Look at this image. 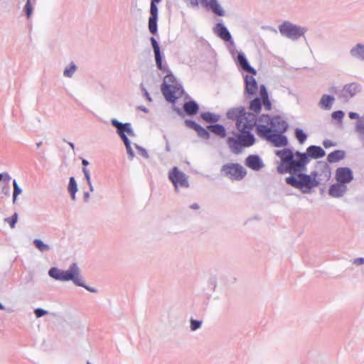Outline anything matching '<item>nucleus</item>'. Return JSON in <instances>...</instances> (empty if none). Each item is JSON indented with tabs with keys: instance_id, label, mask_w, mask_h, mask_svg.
Instances as JSON below:
<instances>
[{
	"instance_id": "a19ab883",
	"label": "nucleus",
	"mask_w": 364,
	"mask_h": 364,
	"mask_svg": "<svg viewBox=\"0 0 364 364\" xmlns=\"http://www.w3.org/2000/svg\"><path fill=\"white\" fill-rule=\"evenodd\" d=\"M82 171V172L84 173V176H85V178L86 181L87 183V185L89 186L90 191V192H93L94 191V187H93L92 183L91 182L90 174L89 170L87 168L83 167Z\"/></svg>"
},
{
	"instance_id": "f3484780",
	"label": "nucleus",
	"mask_w": 364,
	"mask_h": 364,
	"mask_svg": "<svg viewBox=\"0 0 364 364\" xmlns=\"http://www.w3.org/2000/svg\"><path fill=\"white\" fill-rule=\"evenodd\" d=\"M213 30L214 33L224 41L230 42L231 44L234 43L230 31L227 27L221 22L217 23L213 27Z\"/></svg>"
},
{
	"instance_id": "69168bd1",
	"label": "nucleus",
	"mask_w": 364,
	"mask_h": 364,
	"mask_svg": "<svg viewBox=\"0 0 364 364\" xmlns=\"http://www.w3.org/2000/svg\"><path fill=\"white\" fill-rule=\"evenodd\" d=\"M2 192L5 194V195H9V191L8 188H6L5 187H4L2 188Z\"/></svg>"
},
{
	"instance_id": "473e14b6",
	"label": "nucleus",
	"mask_w": 364,
	"mask_h": 364,
	"mask_svg": "<svg viewBox=\"0 0 364 364\" xmlns=\"http://www.w3.org/2000/svg\"><path fill=\"white\" fill-rule=\"evenodd\" d=\"M157 21H158L157 17H149V18L148 28H149V32L153 35L156 34L157 31H158Z\"/></svg>"
},
{
	"instance_id": "0eeeda50",
	"label": "nucleus",
	"mask_w": 364,
	"mask_h": 364,
	"mask_svg": "<svg viewBox=\"0 0 364 364\" xmlns=\"http://www.w3.org/2000/svg\"><path fill=\"white\" fill-rule=\"evenodd\" d=\"M257 121L269 124L273 132L284 133L287 132L289 125L280 116H274L272 118L267 114H262Z\"/></svg>"
},
{
	"instance_id": "c85d7f7f",
	"label": "nucleus",
	"mask_w": 364,
	"mask_h": 364,
	"mask_svg": "<svg viewBox=\"0 0 364 364\" xmlns=\"http://www.w3.org/2000/svg\"><path fill=\"white\" fill-rule=\"evenodd\" d=\"M77 184L73 176L70 177L69 179L68 191L70 194V198L73 200H75V194L77 192Z\"/></svg>"
},
{
	"instance_id": "a211bd4d",
	"label": "nucleus",
	"mask_w": 364,
	"mask_h": 364,
	"mask_svg": "<svg viewBox=\"0 0 364 364\" xmlns=\"http://www.w3.org/2000/svg\"><path fill=\"white\" fill-rule=\"evenodd\" d=\"M236 63L237 66L243 71L250 73L251 75H256V70L250 65L243 52H238L236 59Z\"/></svg>"
},
{
	"instance_id": "1a4fd4ad",
	"label": "nucleus",
	"mask_w": 364,
	"mask_h": 364,
	"mask_svg": "<svg viewBox=\"0 0 364 364\" xmlns=\"http://www.w3.org/2000/svg\"><path fill=\"white\" fill-rule=\"evenodd\" d=\"M110 122L112 125L116 128V132L123 142L129 140L127 136L131 137L135 136L131 123H122L115 118L111 119Z\"/></svg>"
},
{
	"instance_id": "7ed1b4c3",
	"label": "nucleus",
	"mask_w": 364,
	"mask_h": 364,
	"mask_svg": "<svg viewBox=\"0 0 364 364\" xmlns=\"http://www.w3.org/2000/svg\"><path fill=\"white\" fill-rule=\"evenodd\" d=\"M48 274L57 281H72L75 285L82 287L92 293H97V291L96 289L85 284L81 275L80 269L76 263H72L66 270L60 269L56 267H51L48 270Z\"/></svg>"
},
{
	"instance_id": "09e8293b",
	"label": "nucleus",
	"mask_w": 364,
	"mask_h": 364,
	"mask_svg": "<svg viewBox=\"0 0 364 364\" xmlns=\"http://www.w3.org/2000/svg\"><path fill=\"white\" fill-rule=\"evenodd\" d=\"M134 146H135V148L139 151V154H140L143 157H144V158H146V159H149V154H148L147 151H146L144 148H143V147H141V146H139V145H138V144H134Z\"/></svg>"
},
{
	"instance_id": "6e6d98bb",
	"label": "nucleus",
	"mask_w": 364,
	"mask_h": 364,
	"mask_svg": "<svg viewBox=\"0 0 364 364\" xmlns=\"http://www.w3.org/2000/svg\"><path fill=\"white\" fill-rule=\"evenodd\" d=\"M323 146L327 149V148H329L331 146H335L336 144H334L333 141H331V140H328V139H326V140H324L323 142Z\"/></svg>"
},
{
	"instance_id": "ddd939ff",
	"label": "nucleus",
	"mask_w": 364,
	"mask_h": 364,
	"mask_svg": "<svg viewBox=\"0 0 364 364\" xmlns=\"http://www.w3.org/2000/svg\"><path fill=\"white\" fill-rule=\"evenodd\" d=\"M150 41H151V46L153 48L156 65L157 68L162 72L168 71L167 65H163V63H162L163 55L161 52L159 43L157 42V41L156 40V38L154 37H151Z\"/></svg>"
},
{
	"instance_id": "bb28decb",
	"label": "nucleus",
	"mask_w": 364,
	"mask_h": 364,
	"mask_svg": "<svg viewBox=\"0 0 364 364\" xmlns=\"http://www.w3.org/2000/svg\"><path fill=\"white\" fill-rule=\"evenodd\" d=\"M208 130L215 135L224 138L226 136V130L223 125L219 124H210L207 127Z\"/></svg>"
},
{
	"instance_id": "3c124183",
	"label": "nucleus",
	"mask_w": 364,
	"mask_h": 364,
	"mask_svg": "<svg viewBox=\"0 0 364 364\" xmlns=\"http://www.w3.org/2000/svg\"><path fill=\"white\" fill-rule=\"evenodd\" d=\"M262 105L264 106V109L267 111L272 108V104L269 98L262 100Z\"/></svg>"
},
{
	"instance_id": "bf43d9fd",
	"label": "nucleus",
	"mask_w": 364,
	"mask_h": 364,
	"mask_svg": "<svg viewBox=\"0 0 364 364\" xmlns=\"http://www.w3.org/2000/svg\"><path fill=\"white\" fill-rule=\"evenodd\" d=\"M164 139L166 141V147H165V149L167 152H170L171 151V146H170V144H169V141H168V139L167 138V136L166 135L164 136Z\"/></svg>"
},
{
	"instance_id": "774afa93",
	"label": "nucleus",
	"mask_w": 364,
	"mask_h": 364,
	"mask_svg": "<svg viewBox=\"0 0 364 364\" xmlns=\"http://www.w3.org/2000/svg\"><path fill=\"white\" fill-rule=\"evenodd\" d=\"M139 109L142 111H144V112H147V109L144 107H140Z\"/></svg>"
},
{
	"instance_id": "49530a36",
	"label": "nucleus",
	"mask_w": 364,
	"mask_h": 364,
	"mask_svg": "<svg viewBox=\"0 0 364 364\" xmlns=\"http://www.w3.org/2000/svg\"><path fill=\"white\" fill-rule=\"evenodd\" d=\"M344 112L342 110L335 111L331 114V117L333 119L342 121L344 117Z\"/></svg>"
},
{
	"instance_id": "f03ea898",
	"label": "nucleus",
	"mask_w": 364,
	"mask_h": 364,
	"mask_svg": "<svg viewBox=\"0 0 364 364\" xmlns=\"http://www.w3.org/2000/svg\"><path fill=\"white\" fill-rule=\"evenodd\" d=\"M276 155L280 159L281 164L277 167V172L281 174L289 173L291 176L306 171L309 163L304 153L296 151L293 152L290 149L285 148L277 150Z\"/></svg>"
},
{
	"instance_id": "f8f14e48",
	"label": "nucleus",
	"mask_w": 364,
	"mask_h": 364,
	"mask_svg": "<svg viewBox=\"0 0 364 364\" xmlns=\"http://www.w3.org/2000/svg\"><path fill=\"white\" fill-rule=\"evenodd\" d=\"M150 41H151V46L153 48L156 65L157 68L162 72L168 71L167 65H163V63H162L163 55L161 52L159 43L157 42V41L156 40V38L154 37H151Z\"/></svg>"
},
{
	"instance_id": "58836bf2",
	"label": "nucleus",
	"mask_w": 364,
	"mask_h": 364,
	"mask_svg": "<svg viewBox=\"0 0 364 364\" xmlns=\"http://www.w3.org/2000/svg\"><path fill=\"white\" fill-rule=\"evenodd\" d=\"M13 203H15L18 196L22 193V189L18 186L17 181L15 179L13 181Z\"/></svg>"
},
{
	"instance_id": "cd10ccee",
	"label": "nucleus",
	"mask_w": 364,
	"mask_h": 364,
	"mask_svg": "<svg viewBox=\"0 0 364 364\" xmlns=\"http://www.w3.org/2000/svg\"><path fill=\"white\" fill-rule=\"evenodd\" d=\"M346 153L343 150H336L331 152L328 156L327 160L329 163L333 164L338 162L344 159Z\"/></svg>"
},
{
	"instance_id": "4468645a",
	"label": "nucleus",
	"mask_w": 364,
	"mask_h": 364,
	"mask_svg": "<svg viewBox=\"0 0 364 364\" xmlns=\"http://www.w3.org/2000/svg\"><path fill=\"white\" fill-rule=\"evenodd\" d=\"M161 92L164 95L165 99L170 102H175L177 97L176 94L181 95L183 92L181 86H170L161 85Z\"/></svg>"
},
{
	"instance_id": "6ab92c4d",
	"label": "nucleus",
	"mask_w": 364,
	"mask_h": 364,
	"mask_svg": "<svg viewBox=\"0 0 364 364\" xmlns=\"http://www.w3.org/2000/svg\"><path fill=\"white\" fill-rule=\"evenodd\" d=\"M184 123L187 127L195 130L199 137L204 139H208L210 137V134L208 132L209 130H208V129H206L203 128L196 122L191 119H186Z\"/></svg>"
},
{
	"instance_id": "338daca9",
	"label": "nucleus",
	"mask_w": 364,
	"mask_h": 364,
	"mask_svg": "<svg viewBox=\"0 0 364 364\" xmlns=\"http://www.w3.org/2000/svg\"><path fill=\"white\" fill-rule=\"evenodd\" d=\"M68 145L71 147L73 150L75 149V145L73 142H68Z\"/></svg>"
},
{
	"instance_id": "423d86ee",
	"label": "nucleus",
	"mask_w": 364,
	"mask_h": 364,
	"mask_svg": "<svg viewBox=\"0 0 364 364\" xmlns=\"http://www.w3.org/2000/svg\"><path fill=\"white\" fill-rule=\"evenodd\" d=\"M279 31L283 36L295 41L303 36L307 29L289 21H284L279 26Z\"/></svg>"
},
{
	"instance_id": "8fccbe9b",
	"label": "nucleus",
	"mask_w": 364,
	"mask_h": 364,
	"mask_svg": "<svg viewBox=\"0 0 364 364\" xmlns=\"http://www.w3.org/2000/svg\"><path fill=\"white\" fill-rule=\"evenodd\" d=\"M34 314L37 318H41L46 314H48V311L46 310H44L41 308H37L34 310Z\"/></svg>"
},
{
	"instance_id": "9b49d317",
	"label": "nucleus",
	"mask_w": 364,
	"mask_h": 364,
	"mask_svg": "<svg viewBox=\"0 0 364 364\" xmlns=\"http://www.w3.org/2000/svg\"><path fill=\"white\" fill-rule=\"evenodd\" d=\"M362 90V85L357 82L347 83L343 85V88L340 91L339 97L348 101L360 93Z\"/></svg>"
},
{
	"instance_id": "603ef678",
	"label": "nucleus",
	"mask_w": 364,
	"mask_h": 364,
	"mask_svg": "<svg viewBox=\"0 0 364 364\" xmlns=\"http://www.w3.org/2000/svg\"><path fill=\"white\" fill-rule=\"evenodd\" d=\"M207 0H191V4L193 6H198L200 4L203 7L205 6Z\"/></svg>"
},
{
	"instance_id": "c756f323",
	"label": "nucleus",
	"mask_w": 364,
	"mask_h": 364,
	"mask_svg": "<svg viewBox=\"0 0 364 364\" xmlns=\"http://www.w3.org/2000/svg\"><path fill=\"white\" fill-rule=\"evenodd\" d=\"M200 117L208 123H216L220 119V116L210 112H202Z\"/></svg>"
},
{
	"instance_id": "2f4dec72",
	"label": "nucleus",
	"mask_w": 364,
	"mask_h": 364,
	"mask_svg": "<svg viewBox=\"0 0 364 364\" xmlns=\"http://www.w3.org/2000/svg\"><path fill=\"white\" fill-rule=\"evenodd\" d=\"M164 73H166V75L164 78L162 85L170 86H181L177 83L176 77L173 75L169 70L168 71Z\"/></svg>"
},
{
	"instance_id": "7c9ffc66",
	"label": "nucleus",
	"mask_w": 364,
	"mask_h": 364,
	"mask_svg": "<svg viewBox=\"0 0 364 364\" xmlns=\"http://www.w3.org/2000/svg\"><path fill=\"white\" fill-rule=\"evenodd\" d=\"M250 110H251L253 114H257L260 112L262 109V100L259 97H255L250 102Z\"/></svg>"
},
{
	"instance_id": "e2e57ef3",
	"label": "nucleus",
	"mask_w": 364,
	"mask_h": 364,
	"mask_svg": "<svg viewBox=\"0 0 364 364\" xmlns=\"http://www.w3.org/2000/svg\"><path fill=\"white\" fill-rule=\"evenodd\" d=\"M191 208L198 210L199 209V205L197 203H193L191 205Z\"/></svg>"
},
{
	"instance_id": "393cba45",
	"label": "nucleus",
	"mask_w": 364,
	"mask_h": 364,
	"mask_svg": "<svg viewBox=\"0 0 364 364\" xmlns=\"http://www.w3.org/2000/svg\"><path fill=\"white\" fill-rule=\"evenodd\" d=\"M183 111L188 116L196 114L199 111V106L194 100H189L183 104Z\"/></svg>"
},
{
	"instance_id": "79ce46f5",
	"label": "nucleus",
	"mask_w": 364,
	"mask_h": 364,
	"mask_svg": "<svg viewBox=\"0 0 364 364\" xmlns=\"http://www.w3.org/2000/svg\"><path fill=\"white\" fill-rule=\"evenodd\" d=\"M23 11L25 12L28 18L31 16L33 13V6L31 4V0H26V3L23 8Z\"/></svg>"
},
{
	"instance_id": "5fc2aeb1",
	"label": "nucleus",
	"mask_w": 364,
	"mask_h": 364,
	"mask_svg": "<svg viewBox=\"0 0 364 364\" xmlns=\"http://www.w3.org/2000/svg\"><path fill=\"white\" fill-rule=\"evenodd\" d=\"M352 263L356 266H360L364 264V258L363 257H358L354 259Z\"/></svg>"
},
{
	"instance_id": "6e6552de",
	"label": "nucleus",
	"mask_w": 364,
	"mask_h": 364,
	"mask_svg": "<svg viewBox=\"0 0 364 364\" xmlns=\"http://www.w3.org/2000/svg\"><path fill=\"white\" fill-rule=\"evenodd\" d=\"M221 171L231 180H242L247 174L245 168L239 164L230 163L221 168Z\"/></svg>"
},
{
	"instance_id": "b1692460",
	"label": "nucleus",
	"mask_w": 364,
	"mask_h": 364,
	"mask_svg": "<svg viewBox=\"0 0 364 364\" xmlns=\"http://www.w3.org/2000/svg\"><path fill=\"white\" fill-rule=\"evenodd\" d=\"M205 8L210 9L214 14L218 16H225V11L218 0H207Z\"/></svg>"
},
{
	"instance_id": "c03bdc74",
	"label": "nucleus",
	"mask_w": 364,
	"mask_h": 364,
	"mask_svg": "<svg viewBox=\"0 0 364 364\" xmlns=\"http://www.w3.org/2000/svg\"><path fill=\"white\" fill-rule=\"evenodd\" d=\"M18 220V214L15 213L11 217L5 219V222L8 223L11 228L15 227Z\"/></svg>"
},
{
	"instance_id": "20e7f679",
	"label": "nucleus",
	"mask_w": 364,
	"mask_h": 364,
	"mask_svg": "<svg viewBox=\"0 0 364 364\" xmlns=\"http://www.w3.org/2000/svg\"><path fill=\"white\" fill-rule=\"evenodd\" d=\"M318 173L317 171H312L310 175L299 173L297 175L298 178L294 176L287 177L286 183L292 187L299 189L303 193H309L310 191L317 187L320 183V179H317Z\"/></svg>"
},
{
	"instance_id": "f257e3e1",
	"label": "nucleus",
	"mask_w": 364,
	"mask_h": 364,
	"mask_svg": "<svg viewBox=\"0 0 364 364\" xmlns=\"http://www.w3.org/2000/svg\"><path fill=\"white\" fill-rule=\"evenodd\" d=\"M226 115L229 119L236 121V127L239 131L232 132L233 137H228L227 144L233 154H240L243 148L250 147L255 143L251 131L258 125L256 114L246 112L245 107L240 106L230 109Z\"/></svg>"
},
{
	"instance_id": "37998d69",
	"label": "nucleus",
	"mask_w": 364,
	"mask_h": 364,
	"mask_svg": "<svg viewBox=\"0 0 364 364\" xmlns=\"http://www.w3.org/2000/svg\"><path fill=\"white\" fill-rule=\"evenodd\" d=\"M190 322H191L190 328L192 331H195L199 329L202 326L201 321L195 320V319L191 318Z\"/></svg>"
},
{
	"instance_id": "9d476101",
	"label": "nucleus",
	"mask_w": 364,
	"mask_h": 364,
	"mask_svg": "<svg viewBox=\"0 0 364 364\" xmlns=\"http://www.w3.org/2000/svg\"><path fill=\"white\" fill-rule=\"evenodd\" d=\"M168 178L172 182L176 191H178V187H189L188 176L183 172L181 171L176 166H174L169 171Z\"/></svg>"
},
{
	"instance_id": "f704fd0d",
	"label": "nucleus",
	"mask_w": 364,
	"mask_h": 364,
	"mask_svg": "<svg viewBox=\"0 0 364 364\" xmlns=\"http://www.w3.org/2000/svg\"><path fill=\"white\" fill-rule=\"evenodd\" d=\"M77 70V66L71 62L68 66H66L63 71V75L66 77H72Z\"/></svg>"
},
{
	"instance_id": "412c9836",
	"label": "nucleus",
	"mask_w": 364,
	"mask_h": 364,
	"mask_svg": "<svg viewBox=\"0 0 364 364\" xmlns=\"http://www.w3.org/2000/svg\"><path fill=\"white\" fill-rule=\"evenodd\" d=\"M304 154L309 160L310 159H318L323 157L326 152L321 146L311 145L306 149V151Z\"/></svg>"
},
{
	"instance_id": "39448f33",
	"label": "nucleus",
	"mask_w": 364,
	"mask_h": 364,
	"mask_svg": "<svg viewBox=\"0 0 364 364\" xmlns=\"http://www.w3.org/2000/svg\"><path fill=\"white\" fill-rule=\"evenodd\" d=\"M256 134L262 139L272 142L274 146H285L288 140L283 133L273 132L269 127L264 124H258L256 127Z\"/></svg>"
},
{
	"instance_id": "dca6fc26",
	"label": "nucleus",
	"mask_w": 364,
	"mask_h": 364,
	"mask_svg": "<svg viewBox=\"0 0 364 364\" xmlns=\"http://www.w3.org/2000/svg\"><path fill=\"white\" fill-rule=\"evenodd\" d=\"M245 165L255 171H258L264 167V164L261 157L257 154L249 155L245 161Z\"/></svg>"
},
{
	"instance_id": "72a5a7b5",
	"label": "nucleus",
	"mask_w": 364,
	"mask_h": 364,
	"mask_svg": "<svg viewBox=\"0 0 364 364\" xmlns=\"http://www.w3.org/2000/svg\"><path fill=\"white\" fill-rule=\"evenodd\" d=\"M33 245L41 252H48L50 250V246L47 244H45L40 239H35L33 240Z\"/></svg>"
},
{
	"instance_id": "e433bc0d",
	"label": "nucleus",
	"mask_w": 364,
	"mask_h": 364,
	"mask_svg": "<svg viewBox=\"0 0 364 364\" xmlns=\"http://www.w3.org/2000/svg\"><path fill=\"white\" fill-rule=\"evenodd\" d=\"M295 137L299 144H304L307 139V134L300 128L295 129Z\"/></svg>"
},
{
	"instance_id": "4d7b16f0",
	"label": "nucleus",
	"mask_w": 364,
	"mask_h": 364,
	"mask_svg": "<svg viewBox=\"0 0 364 364\" xmlns=\"http://www.w3.org/2000/svg\"><path fill=\"white\" fill-rule=\"evenodd\" d=\"M348 117L350 119H359V118H360L361 116H360L358 113L356 112H350L348 113Z\"/></svg>"
},
{
	"instance_id": "aec40b11",
	"label": "nucleus",
	"mask_w": 364,
	"mask_h": 364,
	"mask_svg": "<svg viewBox=\"0 0 364 364\" xmlns=\"http://www.w3.org/2000/svg\"><path fill=\"white\" fill-rule=\"evenodd\" d=\"M347 191L346 185L337 182L329 187L328 195L333 198H341L346 194Z\"/></svg>"
},
{
	"instance_id": "a18cd8bd",
	"label": "nucleus",
	"mask_w": 364,
	"mask_h": 364,
	"mask_svg": "<svg viewBox=\"0 0 364 364\" xmlns=\"http://www.w3.org/2000/svg\"><path fill=\"white\" fill-rule=\"evenodd\" d=\"M124 144L125 145L129 159L132 160L134 157V152L131 147L130 141L128 140L127 141H124Z\"/></svg>"
},
{
	"instance_id": "4be33fe9",
	"label": "nucleus",
	"mask_w": 364,
	"mask_h": 364,
	"mask_svg": "<svg viewBox=\"0 0 364 364\" xmlns=\"http://www.w3.org/2000/svg\"><path fill=\"white\" fill-rule=\"evenodd\" d=\"M349 55L351 58L360 61H364V44L358 43L349 50Z\"/></svg>"
},
{
	"instance_id": "a878e982",
	"label": "nucleus",
	"mask_w": 364,
	"mask_h": 364,
	"mask_svg": "<svg viewBox=\"0 0 364 364\" xmlns=\"http://www.w3.org/2000/svg\"><path fill=\"white\" fill-rule=\"evenodd\" d=\"M334 101L335 98L333 96L325 94L320 99L318 106L324 110H329L331 109Z\"/></svg>"
},
{
	"instance_id": "052dcab7",
	"label": "nucleus",
	"mask_w": 364,
	"mask_h": 364,
	"mask_svg": "<svg viewBox=\"0 0 364 364\" xmlns=\"http://www.w3.org/2000/svg\"><path fill=\"white\" fill-rule=\"evenodd\" d=\"M90 197V193L88 191L84 192L83 200H84L85 203H87L89 201Z\"/></svg>"
},
{
	"instance_id": "4c0bfd02",
	"label": "nucleus",
	"mask_w": 364,
	"mask_h": 364,
	"mask_svg": "<svg viewBox=\"0 0 364 364\" xmlns=\"http://www.w3.org/2000/svg\"><path fill=\"white\" fill-rule=\"evenodd\" d=\"M161 1V0H151L149 17H157L158 18L157 4L160 3Z\"/></svg>"
},
{
	"instance_id": "2eb2a0df",
	"label": "nucleus",
	"mask_w": 364,
	"mask_h": 364,
	"mask_svg": "<svg viewBox=\"0 0 364 364\" xmlns=\"http://www.w3.org/2000/svg\"><path fill=\"white\" fill-rule=\"evenodd\" d=\"M336 180L337 182L346 185L353 180V174L348 167H340L336 171Z\"/></svg>"
},
{
	"instance_id": "0e129e2a",
	"label": "nucleus",
	"mask_w": 364,
	"mask_h": 364,
	"mask_svg": "<svg viewBox=\"0 0 364 364\" xmlns=\"http://www.w3.org/2000/svg\"><path fill=\"white\" fill-rule=\"evenodd\" d=\"M82 164L84 166V167L87 166L89 164V161L86 159L82 160Z\"/></svg>"
},
{
	"instance_id": "864d4df0",
	"label": "nucleus",
	"mask_w": 364,
	"mask_h": 364,
	"mask_svg": "<svg viewBox=\"0 0 364 364\" xmlns=\"http://www.w3.org/2000/svg\"><path fill=\"white\" fill-rule=\"evenodd\" d=\"M11 178L10 175L7 172L0 173V182L1 181L9 182L11 180Z\"/></svg>"
},
{
	"instance_id": "5701e85b",
	"label": "nucleus",
	"mask_w": 364,
	"mask_h": 364,
	"mask_svg": "<svg viewBox=\"0 0 364 364\" xmlns=\"http://www.w3.org/2000/svg\"><path fill=\"white\" fill-rule=\"evenodd\" d=\"M254 75H246L245 77V92L250 95H253L257 90V82L253 76Z\"/></svg>"
},
{
	"instance_id": "de8ad7c7",
	"label": "nucleus",
	"mask_w": 364,
	"mask_h": 364,
	"mask_svg": "<svg viewBox=\"0 0 364 364\" xmlns=\"http://www.w3.org/2000/svg\"><path fill=\"white\" fill-rule=\"evenodd\" d=\"M259 95H260L259 98L261 99V100H264V99L269 98L267 90L266 89V87L264 85H260Z\"/></svg>"
},
{
	"instance_id": "680f3d73",
	"label": "nucleus",
	"mask_w": 364,
	"mask_h": 364,
	"mask_svg": "<svg viewBox=\"0 0 364 364\" xmlns=\"http://www.w3.org/2000/svg\"><path fill=\"white\" fill-rule=\"evenodd\" d=\"M174 110L176 112V113H177L178 115H180V116H181V117H183V111H182L180 108H178V107H174Z\"/></svg>"
},
{
	"instance_id": "ea45409f",
	"label": "nucleus",
	"mask_w": 364,
	"mask_h": 364,
	"mask_svg": "<svg viewBox=\"0 0 364 364\" xmlns=\"http://www.w3.org/2000/svg\"><path fill=\"white\" fill-rule=\"evenodd\" d=\"M317 167L322 171L325 176L329 177L331 176V171L326 163L318 161L317 162Z\"/></svg>"
},
{
	"instance_id": "13d9d810",
	"label": "nucleus",
	"mask_w": 364,
	"mask_h": 364,
	"mask_svg": "<svg viewBox=\"0 0 364 364\" xmlns=\"http://www.w3.org/2000/svg\"><path fill=\"white\" fill-rule=\"evenodd\" d=\"M141 90L143 91L146 98L149 101V102H151V98L150 97V95L149 93L148 92V91L146 90V89L143 86V85L141 84Z\"/></svg>"
},
{
	"instance_id": "c9c22d12",
	"label": "nucleus",
	"mask_w": 364,
	"mask_h": 364,
	"mask_svg": "<svg viewBox=\"0 0 364 364\" xmlns=\"http://www.w3.org/2000/svg\"><path fill=\"white\" fill-rule=\"evenodd\" d=\"M355 129L361 137H364V114L355 123Z\"/></svg>"
}]
</instances>
